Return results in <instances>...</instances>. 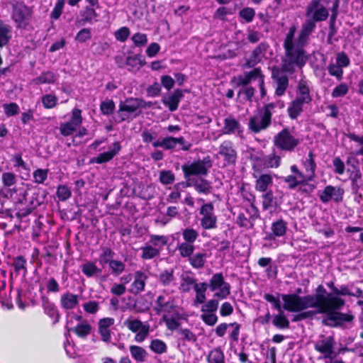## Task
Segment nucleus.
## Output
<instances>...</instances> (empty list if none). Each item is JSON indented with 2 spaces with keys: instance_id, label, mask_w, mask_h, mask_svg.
<instances>
[{
  "instance_id": "9b49d317",
  "label": "nucleus",
  "mask_w": 363,
  "mask_h": 363,
  "mask_svg": "<svg viewBox=\"0 0 363 363\" xmlns=\"http://www.w3.org/2000/svg\"><path fill=\"white\" fill-rule=\"evenodd\" d=\"M258 208L253 204H250L242 209L237 217L236 223L240 228L252 229L254 228L255 220L259 218Z\"/></svg>"
},
{
  "instance_id": "6e6d98bb",
  "label": "nucleus",
  "mask_w": 363,
  "mask_h": 363,
  "mask_svg": "<svg viewBox=\"0 0 363 363\" xmlns=\"http://www.w3.org/2000/svg\"><path fill=\"white\" fill-rule=\"evenodd\" d=\"M207 359L208 363H225L224 354L220 349L211 350Z\"/></svg>"
},
{
  "instance_id": "49530a36",
  "label": "nucleus",
  "mask_w": 363,
  "mask_h": 363,
  "mask_svg": "<svg viewBox=\"0 0 363 363\" xmlns=\"http://www.w3.org/2000/svg\"><path fill=\"white\" fill-rule=\"evenodd\" d=\"M130 352L133 358L138 362H144L147 355L145 349L137 345H131L130 347Z\"/></svg>"
},
{
  "instance_id": "a18cd8bd",
  "label": "nucleus",
  "mask_w": 363,
  "mask_h": 363,
  "mask_svg": "<svg viewBox=\"0 0 363 363\" xmlns=\"http://www.w3.org/2000/svg\"><path fill=\"white\" fill-rule=\"evenodd\" d=\"M177 250L182 258L188 257L189 259V257L194 254L195 247L194 244L183 242L180 244H178Z\"/></svg>"
},
{
  "instance_id": "6ab92c4d",
  "label": "nucleus",
  "mask_w": 363,
  "mask_h": 363,
  "mask_svg": "<svg viewBox=\"0 0 363 363\" xmlns=\"http://www.w3.org/2000/svg\"><path fill=\"white\" fill-rule=\"evenodd\" d=\"M284 155V154L279 152L274 147L272 153L259 157L257 161L259 164L264 169L278 168L281 165V157Z\"/></svg>"
},
{
  "instance_id": "f257e3e1",
  "label": "nucleus",
  "mask_w": 363,
  "mask_h": 363,
  "mask_svg": "<svg viewBox=\"0 0 363 363\" xmlns=\"http://www.w3.org/2000/svg\"><path fill=\"white\" fill-rule=\"evenodd\" d=\"M328 9L320 3V0H311L306 8V20L301 26L298 35L297 26L292 24L284 29L282 46L284 50L283 67L285 70L293 72L296 67H304L308 55L306 47L308 44L310 36L315 30V23L328 18Z\"/></svg>"
},
{
  "instance_id": "8fccbe9b",
  "label": "nucleus",
  "mask_w": 363,
  "mask_h": 363,
  "mask_svg": "<svg viewBox=\"0 0 363 363\" xmlns=\"http://www.w3.org/2000/svg\"><path fill=\"white\" fill-rule=\"evenodd\" d=\"M12 265L16 273H22L23 276H25L27 273L26 259L23 256H18L15 257L13 259Z\"/></svg>"
},
{
  "instance_id": "338daca9",
  "label": "nucleus",
  "mask_w": 363,
  "mask_h": 363,
  "mask_svg": "<svg viewBox=\"0 0 363 363\" xmlns=\"http://www.w3.org/2000/svg\"><path fill=\"white\" fill-rule=\"evenodd\" d=\"M255 93V89L249 86L242 87L238 91V95L242 96L245 101L252 102L253 101Z\"/></svg>"
},
{
  "instance_id": "72a5a7b5",
  "label": "nucleus",
  "mask_w": 363,
  "mask_h": 363,
  "mask_svg": "<svg viewBox=\"0 0 363 363\" xmlns=\"http://www.w3.org/2000/svg\"><path fill=\"white\" fill-rule=\"evenodd\" d=\"M42 306L45 313L49 315L55 323L59 321L60 315L55 304L47 297H42Z\"/></svg>"
},
{
  "instance_id": "f704fd0d",
  "label": "nucleus",
  "mask_w": 363,
  "mask_h": 363,
  "mask_svg": "<svg viewBox=\"0 0 363 363\" xmlns=\"http://www.w3.org/2000/svg\"><path fill=\"white\" fill-rule=\"evenodd\" d=\"M272 183L273 180L271 174H262L257 178L255 189L259 191L265 192L268 187L272 185Z\"/></svg>"
},
{
  "instance_id": "4c0bfd02",
  "label": "nucleus",
  "mask_w": 363,
  "mask_h": 363,
  "mask_svg": "<svg viewBox=\"0 0 363 363\" xmlns=\"http://www.w3.org/2000/svg\"><path fill=\"white\" fill-rule=\"evenodd\" d=\"M179 317V313L173 312L170 314H164L162 320L165 323L167 328L170 330L179 329L180 323L177 320Z\"/></svg>"
},
{
  "instance_id": "3c124183",
  "label": "nucleus",
  "mask_w": 363,
  "mask_h": 363,
  "mask_svg": "<svg viewBox=\"0 0 363 363\" xmlns=\"http://www.w3.org/2000/svg\"><path fill=\"white\" fill-rule=\"evenodd\" d=\"M108 266L111 274L116 277L121 275L125 268V264L123 262L116 259H111L108 262Z\"/></svg>"
},
{
  "instance_id": "e433bc0d",
  "label": "nucleus",
  "mask_w": 363,
  "mask_h": 363,
  "mask_svg": "<svg viewBox=\"0 0 363 363\" xmlns=\"http://www.w3.org/2000/svg\"><path fill=\"white\" fill-rule=\"evenodd\" d=\"M207 255L204 252H196L188 259L190 265L196 269L203 268L206 262Z\"/></svg>"
},
{
  "instance_id": "423d86ee",
  "label": "nucleus",
  "mask_w": 363,
  "mask_h": 363,
  "mask_svg": "<svg viewBox=\"0 0 363 363\" xmlns=\"http://www.w3.org/2000/svg\"><path fill=\"white\" fill-rule=\"evenodd\" d=\"M300 143L301 140L294 135L289 128H284L273 140L274 147L281 154L294 152Z\"/></svg>"
},
{
  "instance_id": "5701e85b",
  "label": "nucleus",
  "mask_w": 363,
  "mask_h": 363,
  "mask_svg": "<svg viewBox=\"0 0 363 363\" xmlns=\"http://www.w3.org/2000/svg\"><path fill=\"white\" fill-rule=\"evenodd\" d=\"M186 186L194 187L196 192L205 195L211 194L213 189L211 182L202 177L188 179Z\"/></svg>"
},
{
  "instance_id": "ddd939ff",
  "label": "nucleus",
  "mask_w": 363,
  "mask_h": 363,
  "mask_svg": "<svg viewBox=\"0 0 363 363\" xmlns=\"http://www.w3.org/2000/svg\"><path fill=\"white\" fill-rule=\"evenodd\" d=\"M176 308L174 298L166 290L158 295L155 301L154 311L157 314H170L175 311Z\"/></svg>"
},
{
  "instance_id": "393cba45",
  "label": "nucleus",
  "mask_w": 363,
  "mask_h": 363,
  "mask_svg": "<svg viewBox=\"0 0 363 363\" xmlns=\"http://www.w3.org/2000/svg\"><path fill=\"white\" fill-rule=\"evenodd\" d=\"M315 156L312 151H310L308 156L302 160V164L305 169V179L306 181H313L315 177L316 164Z\"/></svg>"
},
{
  "instance_id": "58836bf2",
  "label": "nucleus",
  "mask_w": 363,
  "mask_h": 363,
  "mask_svg": "<svg viewBox=\"0 0 363 363\" xmlns=\"http://www.w3.org/2000/svg\"><path fill=\"white\" fill-rule=\"evenodd\" d=\"M140 250L142 252L140 257L145 260L154 259L160 255V252L158 250L147 243L145 246L141 247Z\"/></svg>"
},
{
  "instance_id": "2f4dec72",
  "label": "nucleus",
  "mask_w": 363,
  "mask_h": 363,
  "mask_svg": "<svg viewBox=\"0 0 363 363\" xmlns=\"http://www.w3.org/2000/svg\"><path fill=\"white\" fill-rule=\"evenodd\" d=\"M79 304V296L70 292L65 293L60 298V305L65 310H71Z\"/></svg>"
},
{
  "instance_id": "b1692460",
  "label": "nucleus",
  "mask_w": 363,
  "mask_h": 363,
  "mask_svg": "<svg viewBox=\"0 0 363 363\" xmlns=\"http://www.w3.org/2000/svg\"><path fill=\"white\" fill-rule=\"evenodd\" d=\"M74 318L79 320V323L74 328H69V326H67L68 330L74 332L79 337L84 338L87 337L91 330L90 324L87 322V320H82V317L81 315H74ZM69 323L70 321L68 320L67 325H69Z\"/></svg>"
},
{
  "instance_id": "7c9ffc66",
  "label": "nucleus",
  "mask_w": 363,
  "mask_h": 363,
  "mask_svg": "<svg viewBox=\"0 0 363 363\" xmlns=\"http://www.w3.org/2000/svg\"><path fill=\"white\" fill-rule=\"evenodd\" d=\"M288 228V223L282 218H279L272 222L271 225L272 234L269 235V238L275 237H283L285 235Z\"/></svg>"
},
{
  "instance_id": "412c9836",
  "label": "nucleus",
  "mask_w": 363,
  "mask_h": 363,
  "mask_svg": "<svg viewBox=\"0 0 363 363\" xmlns=\"http://www.w3.org/2000/svg\"><path fill=\"white\" fill-rule=\"evenodd\" d=\"M262 72L260 67H255L251 71L245 72L241 74L234 77L233 82L238 86H249L248 85L252 82L259 79Z\"/></svg>"
},
{
  "instance_id": "864d4df0",
  "label": "nucleus",
  "mask_w": 363,
  "mask_h": 363,
  "mask_svg": "<svg viewBox=\"0 0 363 363\" xmlns=\"http://www.w3.org/2000/svg\"><path fill=\"white\" fill-rule=\"evenodd\" d=\"M327 70L328 74L336 78L337 81H341L343 78L344 71L336 62H330L328 67Z\"/></svg>"
},
{
  "instance_id": "7ed1b4c3",
  "label": "nucleus",
  "mask_w": 363,
  "mask_h": 363,
  "mask_svg": "<svg viewBox=\"0 0 363 363\" xmlns=\"http://www.w3.org/2000/svg\"><path fill=\"white\" fill-rule=\"evenodd\" d=\"M278 105L279 103L271 102L257 108L249 119V129L255 133L267 129L272 124V117L275 113Z\"/></svg>"
},
{
  "instance_id": "4d7b16f0",
  "label": "nucleus",
  "mask_w": 363,
  "mask_h": 363,
  "mask_svg": "<svg viewBox=\"0 0 363 363\" xmlns=\"http://www.w3.org/2000/svg\"><path fill=\"white\" fill-rule=\"evenodd\" d=\"M150 348L155 353L161 354L167 352V345L164 342L159 339L152 340Z\"/></svg>"
},
{
  "instance_id": "ea45409f",
  "label": "nucleus",
  "mask_w": 363,
  "mask_h": 363,
  "mask_svg": "<svg viewBox=\"0 0 363 363\" xmlns=\"http://www.w3.org/2000/svg\"><path fill=\"white\" fill-rule=\"evenodd\" d=\"M176 145V138L172 136H168L161 140H155L152 143L154 147H162L167 150L175 148Z\"/></svg>"
},
{
  "instance_id": "69168bd1",
  "label": "nucleus",
  "mask_w": 363,
  "mask_h": 363,
  "mask_svg": "<svg viewBox=\"0 0 363 363\" xmlns=\"http://www.w3.org/2000/svg\"><path fill=\"white\" fill-rule=\"evenodd\" d=\"M116 108L115 103L111 99H106L100 104V110L104 115L108 116L111 114Z\"/></svg>"
},
{
  "instance_id": "f8f14e48",
  "label": "nucleus",
  "mask_w": 363,
  "mask_h": 363,
  "mask_svg": "<svg viewBox=\"0 0 363 363\" xmlns=\"http://www.w3.org/2000/svg\"><path fill=\"white\" fill-rule=\"evenodd\" d=\"M335 345L336 342L333 336L320 335L314 345V349L321 353L324 359L333 360L336 356Z\"/></svg>"
},
{
  "instance_id": "052dcab7",
  "label": "nucleus",
  "mask_w": 363,
  "mask_h": 363,
  "mask_svg": "<svg viewBox=\"0 0 363 363\" xmlns=\"http://www.w3.org/2000/svg\"><path fill=\"white\" fill-rule=\"evenodd\" d=\"M178 333L180 335V339L184 342H194L197 340L196 335L188 328H179Z\"/></svg>"
},
{
  "instance_id": "4be33fe9",
  "label": "nucleus",
  "mask_w": 363,
  "mask_h": 363,
  "mask_svg": "<svg viewBox=\"0 0 363 363\" xmlns=\"http://www.w3.org/2000/svg\"><path fill=\"white\" fill-rule=\"evenodd\" d=\"M148 279L147 275L141 270H137L133 273V282L131 283L128 291L134 295H138L145 291L146 281Z\"/></svg>"
},
{
  "instance_id": "c03bdc74",
  "label": "nucleus",
  "mask_w": 363,
  "mask_h": 363,
  "mask_svg": "<svg viewBox=\"0 0 363 363\" xmlns=\"http://www.w3.org/2000/svg\"><path fill=\"white\" fill-rule=\"evenodd\" d=\"M49 169L38 168L33 172V182L35 184H45L48 177Z\"/></svg>"
},
{
  "instance_id": "cd10ccee",
  "label": "nucleus",
  "mask_w": 363,
  "mask_h": 363,
  "mask_svg": "<svg viewBox=\"0 0 363 363\" xmlns=\"http://www.w3.org/2000/svg\"><path fill=\"white\" fill-rule=\"evenodd\" d=\"M30 11L24 5H16L13 8V19L18 23V26L21 27L23 24L26 25L30 18Z\"/></svg>"
},
{
  "instance_id": "5fc2aeb1",
  "label": "nucleus",
  "mask_w": 363,
  "mask_h": 363,
  "mask_svg": "<svg viewBox=\"0 0 363 363\" xmlns=\"http://www.w3.org/2000/svg\"><path fill=\"white\" fill-rule=\"evenodd\" d=\"M175 279L173 269H166L159 275V281L163 286H169Z\"/></svg>"
},
{
  "instance_id": "c85d7f7f",
  "label": "nucleus",
  "mask_w": 363,
  "mask_h": 363,
  "mask_svg": "<svg viewBox=\"0 0 363 363\" xmlns=\"http://www.w3.org/2000/svg\"><path fill=\"white\" fill-rule=\"evenodd\" d=\"M43 201L39 199V194L34 192L30 195V206L28 208L18 207L16 216L18 218H23L28 216L31 212L39 206Z\"/></svg>"
},
{
  "instance_id": "20e7f679",
  "label": "nucleus",
  "mask_w": 363,
  "mask_h": 363,
  "mask_svg": "<svg viewBox=\"0 0 363 363\" xmlns=\"http://www.w3.org/2000/svg\"><path fill=\"white\" fill-rule=\"evenodd\" d=\"M310 87L306 81L301 80L297 86L296 97L288 106L287 111L291 119H296L303 111L305 104H309L312 101Z\"/></svg>"
},
{
  "instance_id": "aec40b11",
  "label": "nucleus",
  "mask_w": 363,
  "mask_h": 363,
  "mask_svg": "<svg viewBox=\"0 0 363 363\" xmlns=\"http://www.w3.org/2000/svg\"><path fill=\"white\" fill-rule=\"evenodd\" d=\"M140 108V99L130 97L126 99L124 101H121L118 113L127 112L128 113H133ZM118 118L117 121L121 123L125 121L128 116L124 113H121Z\"/></svg>"
},
{
  "instance_id": "a211bd4d",
  "label": "nucleus",
  "mask_w": 363,
  "mask_h": 363,
  "mask_svg": "<svg viewBox=\"0 0 363 363\" xmlns=\"http://www.w3.org/2000/svg\"><path fill=\"white\" fill-rule=\"evenodd\" d=\"M344 194L343 189L340 187L333 186L328 185L325 189L319 192V199L324 203H328L331 199L335 202H340L342 200Z\"/></svg>"
},
{
  "instance_id": "2eb2a0df",
  "label": "nucleus",
  "mask_w": 363,
  "mask_h": 363,
  "mask_svg": "<svg viewBox=\"0 0 363 363\" xmlns=\"http://www.w3.org/2000/svg\"><path fill=\"white\" fill-rule=\"evenodd\" d=\"M270 46L266 41L261 42L250 53L249 57L246 60L243 67L245 68H253L257 64L266 58L267 51Z\"/></svg>"
},
{
  "instance_id": "13d9d810",
  "label": "nucleus",
  "mask_w": 363,
  "mask_h": 363,
  "mask_svg": "<svg viewBox=\"0 0 363 363\" xmlns=\"http://www.w3.org/2000/svg\"><path fill=\"white\" fill-rule=\"evenodd\" d=\"M41 101L44 108L50 109L57 105L58 98L55 95L48 94L42 96Z\"/></svg>"
},
{
  "instance_id": "e2e57ef3",
  "label": "nucleus",
  "mask_w": 363,
  "mask_h": 363,
  "mask_svg": "<svg viewBox=\"0 0 363 363\" xmlns=\"http://www.w3.org/2000/svg\"><path fill=\"white\" fill-rule=\"evenodd\" d=\"M124 325L126 326L133 333H137L144 328L145 324L140 320L135 319H127L123 323Z\"/></svg>"
},
{
  "instance_id": "0eeeda50",
  "label": "nucleus",
  "mask_w": 363,
  "mask_h": 363,
  "mask_svg": "<svg viewBox=\"0 0 363 363\" xmlns=\"http://www.w3.org/2000/svg\"><path fill=\"white\" fill-rule=\"evenodd\" d=\"M25 186H28V184L23 182L21 186H15L12 189H1L0 200H1L4 195V199H8L9 197L12 198L15 201L17 208H28V206H30V195L28 189Z\"/></svg>"
},
{
  "instance_id": "f03ea898",
  "label": "nucleus",
  "mask_w": 363,
  "mask_h": 363,
  "mask_svg": "<svg viewBox=\"0 0 363 363\" xmlns=\"http://www.w3.org/2000/svg\"><path fill=\"white\" fill-rule=\"evenodd\" d=\"M283 308L289 312H301L309 308H317L316 313L326 314L323 323L330 327H340L345 323H350L354 316L349 313L337 312L345 304V301L337 296L328 294L317 296H301L296 294H283Z\"/></svg>"
},
{
  "instance_id": "c9c22d12",
  "label": "nucleus",
  "mask_w": 363,
  "mask_h": 363,
  "mask_svg": "<svg viewBox=\"0 0 363 363\" xmlns=\"http://www.w3.org/2000/svg\"><path fill=\"white\" fill-rule=\"evenodd\" d=\"M208 284L206 282H199L195 285L194 289L196 296L194 298V305L197 306L199 304L204 303L206 299V292L207 291Z\"/></svg>"
},
{
  "instance_id": "39448f33",
  "label": "nucleus",
  "mask_w": 363,
  "mask_h": 363,
  "mask_svg": "<svg viewBox=\"0 0 363 363\" xmlns=\"http://www.w3.org/2000/svg\"><path fill=\"white\" fill-rule=\"evenodd\" d=\"M211 167L212 160L210 156H206L202 160L199 159L183 164L182 169L186 182H187L188 179H194V176H200L201 177L206 176Z\"/></svg>"
},
{
  "instance_id": "4468645a",
  "label": "nucleus",
  "mask_w": 363,
  "mask_h": 363,
  "mask_svg": "<svg viewBox=\"0 0 363 363\" xmlns=\"http://www.w3.org/2000/svg\"><path fill=\"white\" fill-rule=\"evenodd\" d=\"M217 156L223 159V167L234 166L237 162L238 153L233 142L223 141L218 147Z\"/></svg>"
},
{
  "instance_id": "a19ab883",
  "label": "nucleus",
  "mask_w": 363,
  "mask_h": 363,
  "mask_svg": "<svg viewBox=\"0 0 363 363\" xmlns=\"http://www.w3.org/2000/svg\"><path fill=\"white\" fill-rule=\"evenodd\" d=\"M167 242L168 238L165 235H150V240L147 244L152 245L153 247L156 248L161 252Z\"/></svg>"
},
{
  "instance_id": "9d476101",
  "label": "nucleus",
  "mask_w": 363,
  "mask_h": 363,
  "mask_svg": "<svg viewBox=\"0 0 363 363\" xmlns=\"http://www.w3.org/2000/svg\"><path fill=\"white\" fill-rule=\"evenodd\" d=\"M200 225L204 230H211L217 228L218 218L215 213L213 203L208 202L201 205L199 208Z\"/></svg>"
},
{
  "instance_id": "774afa93",
  "label": "nucleus",
  "mask_w": 363,
  "mask_h": 363,
  "mask_svg": "<svg viewBox=\"0 0 363 363\" xmlns=\"http://www.w3.org/2000/svg\"><path fill=\"white\" fill-rule=\"evenodd\" d=\"M174 174L170 170H162L160 172V181L162 184H172L174 183Z\"/></svg>"
},
{
  "instance_id": "603ef678",
  "label": "nucleus",
  "mask_w": 363,
  "mask_h": 363,
  "mask_svg": "<svg viewBox=\"0 0 363 363\" xmlns=\"http://www.w3.org/2000/svg\"><path fill=\"white\" fill-rule=\"evenodd\" d=\"M281 180L288 184L290 189H295L301 184L306 182V179H299L298 177L290 174L286 177H281Z\"/></svg>"
},
{
  "instance_id": "680f3d73",
  "label": "nucleus",
  "mask_w": 363,
  "mask_h": 363,
  "mask_svg": "<svg viewBox=\"0 0 363 363\" xmlns=\"http://www.w3.org/2000/svg\"><path fill=\"white\" fill-rule=\"evenodd\" d=\"M135 47L143 48L147 43V36L145 33L138 32L131 37Z\"/></svg>"
},
{
  "instance_id": "09e8293b",
  "label": "nucleus",
  "mask_w": 363,
  "mask_h": 363,
  "mask_svg": "<svg viewBox=\"0 0 363 363\" xmlns=\"http://www.w3.org/2000/svg\"><path fill=\"white\" fill-rule=\"evenodd\" d=\"M279 312L280 313L279 314L274 317L272 320L273 325L279 329L289 328L290 325L289 320L287 319L282 311Z\"/></svg>"
},
{
  "instance_id": "f3484780",
  "label": "nucleus",
  "mask_w": 363,
  "mask_h": 363,
  "mask_svg": "<svg viewBox=\"0 0 363 363\" xmlns=\"http://www.w3.org/2000/svg\"><path fill=\"white\" fill-rule=\"evenodd\" d=\"M223 134L240 136L243 133V127L240 121L232 114H228L223 119Z\"/></svg>"
},
{
  "instance_id": "37998d69",
  "label": "nucleus",
  "mask_w": 363,
  "mask_h": 363,
  "mask_svg": "<svg viewBox=\"0 0 363 363\" xmlns=\"http://www.w3.org/2000/svg\"><path fill=\"white\" fill-rule=\"evenodd\" d=\"M262 208L264 210H269L272 212V209L276 206L277 202L276 199L274 196L272 191H265L262 194Z\"/></svg>"
},
{
  "instance_id": "1a4fd4ad",
  "label": "nucleus",
  "mask_w": 363,
  "mask_h": 363,
  "mask_svg": "<svg viewBox=\"0 0 363 363\" xmlns=\"http://www.w3.org/2000/svg\"><path fill=\"white\" fill-rule=\"evenodd\" d=\"M208 286L211 291H216L213 297L218 299H225L230 294V285L225 281L222 273L214 274L209 279Z\"/></svg>"
},
{
  "instance_id": "79ce46f5",
  "label": "nucleus",
  "mask_w": 363,
  "mask_h": 363,
  "mask_svg": "<svg viewBox=\"0 0 363 363\" xmlns=\"http://www.w3.org/2000/svg\"><path fill=\"white\" fill-rule=\"evenodd\" d=\"M56 79L57 77L54 72L47 71L33 79V82L37 85L42 84H53L56 81Z\"/></svg>"
},
{
  "instance_id": "bb28decb",
  "label": "nucleus",
  "mask_w": 363,
  "mask_h": 363,
  "mask_svg": "<svg viewBox=\"0 0 363 363\" xmlns=\"http://www.w3.org/2000/svg\"><path fill=\"white\" fill-rule=\"evenodd\" d=\"M115 320L113 318H104L99 321V333L101 340L105 342H109L111 340L110 328L113 325Z\"/></svg>"
},
{
  "instance_id": "0e129e2a",
  "label": "nucleus",
  "mask_w": 363,
  "mask_h": 363,
  "mask_svg": "<svg viewBox=\"0 0 363 363\" xmlns=\"http://www.w3.org/2000/svg\"><path fill=\"white\" fill-rule=\"evenodd\" d=\"M349 91V86L346 83H340L336 86L332 93L331 96L333 98H339L345 96Z\"/></svg>"
},
{
  "instance_id": "de8ad7c7",
  "label": "nucleus",
  "mask_w": 363,
  "mask_h": 363,
  "mask_svg": "<svg viewBox=\"0 0 363 363\" xmlns=\"http://www.w3.org/2000/svg\"><path fill=\"white\" fill-rule=\"evenodd\" d=\"M82 271L87 277H91L101 273V269L98 268L96 265L91 262H87L82 264Z\"/></svg>"
},
{
  "instance_id": "473e14b6",
  "label": "nucleus",
  "mask_w": 363,
  "mask_h": 363,
  "mask_svg": "<svg viewBox=\"0 0 363 363\" xmlns=\"http://www.w3.org/2000/svg\"><path fill=\"white\" fill-rule=\"evenodd\" d=\"M347 172L349 174V179L352 182V189L354 191H357L362 184V173L359 167H347Z\"/></svg>"
},
{
  "instance_id": "6e6552de",
  "label": "nucleus",
  "mask_w": 363,
  "mask_h": 363,
  "mask_svg": "<svg viewBox=\"0 0 363 363\" xmlns=\"http://www.w3.org/2000/svg\"><path fill=\"white\" fill-rule=\"evenodd\" d=\"M284 55L281 60V69L277 67H274L272 69V79L275 84V94L278 96L284 95L286 89L289 87V78L284 74V72L292 74L296 72V68L302 69L303 67H296L293 72H289L285 70L283 67V60Z\"/></svg>"
},
{
  "instance_id": "c756f323",
  "label": "nucleus",
  "mask_w": 363,
  "mask_h": 363,
  "mask_svg": "<svg viewBox=\"0 0 363 363\" xmlns=\"http://www.w3.org/2000/svg\"><path fill=\"white\" fill-rule=\"evenodd\" d=\"M181 284L179 290L184 293L189 292L191 289H194L195 285L198 284L196 279L192 275L191 272H186L181 276Z\"/></svg>"
},
{
  "instance_id": "dca6fc26",
  "label": "nucleus",
  "mask_w": 363,
  "mask_h": 363,
  "mask_svg": "<svg viewBox=\"0 0 363 363\" xmlns=\"http://www.w3.org/2000/svg\"><path fill=\"white\" fill-rule=\"evenodd\" d=\"M122 147L118 141L112 143L108 149V151L99 154L97 156L91 157L89 160L90 164H104L111 161L114 157L119 154Z\"/></svg>"
},
{
  "instance_id": "bf43d9fd",
  "label": "nucleus",
  "mask_w": 363,
  "mask_h": 363,
  "mask_svg": "<svg viewBox=\"0 0 363 363\" xmlns=\"http://www.w3.org/2000/svg\"><path fill=\"white\" fill-rule=\"evenodd\" d=\"M182 236L184 242L194 244L199 237V233L193 228H187L183 230Z\"/></svg>"
},
{
  "instance_id": "a878e982",
  "label": "nucleus",
  "mask_w": 363,
  "mask_h": 363,
  "mask_svg": "<svg viewBox=\"0 0 363 363\" xmlns=\"http://www.w3.org/2000/svg\"><path fill=\"white\" fill-rule=\"evenodd\" d=\"M184 91L182 89H175L162 100L164 105L168 107L170 111H174L178 108L179 104L184 97Z\"/></svg>"
}]
</instances>
